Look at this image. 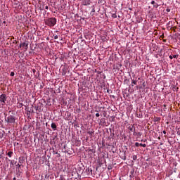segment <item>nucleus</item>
<instances>
[{
  "mask_svg": "<svg viewBox=\"0 0 180 180\" xmlns=\"http://www.w3.org/2000/svg\"><path fill=\"white\" fill-rule=\"evenodd\" d=\"M22 106H23V104L20 103V104H19V108H22Z\"/></svg>",
  "mask_w": 180,
  "mask_h": 180,
  "instance_id": "obj_21",
  "label": "nucleus"
},
{
  "mask_svg": "<svg viewBox=\"0 0 180 180\" xmlns=\"http://www.w3.org/2000/svg\"><path fill=\"white\" fill-rule=\"evenodd\" d=\"M163 134H167V131H163Z\"/></svg>",
  "mask_w": 180,
  "mask_h": 180,
  "instance_id": "obj_27",
  "label": "nucleus"
},
{
  "mask_svg": "<svg viewBox=\"0 0 180 180\" xmlns=\"http://www.w3.org/2000/svg\"><path fill=\"white\" fill-rule=\"evenodd\" d=\"M10 75L11 77H15V72H11Z\"/></svg>",
  "mask_w": 180,
  "mask_h": 180,
  "instance_id": "obj_15",
  "label": "nucleus"
},
{
  "mask_svg": "<svg viewBox=\"0 0 180 180\" xmlns=\"http://www.w3.org/2000/svg\"><path fill=\"white\" fill-rule=\"evenodd\" d=\"M54 39L55 40H57V39H58V35H54Z\"/></svg>",
  "mask_w": 180,
  "mask_h": 180,
  "instance_id": "obj_18",
  "label": "nucleus"
},
{
  "mask_svg": "<svg viewBox=\"0 0 180 180\" xmlns=\"http://www.w3.org/2000/svg\"><path fill=\"white\" fill-rule=\"evenodd\" d=\"M45 9L49 10V6H46Z\"/></svg>",
  "mask_w": 180,
  "mask_h": 180,
  "instance_id": "obj_23",
  "label": "nucleus"
},
{
  "mask_svg": "<svg viewBox=\"0 0 180 180\" xmlns=\"http://www.w3.org/2000/svg\"><path fill=\"white\" fill-rule=\"evenodd\" d=\"M169 58H170V60H172V58H174V57L172 56H169Z\"/></svg>",
  "mask_w": 180,
  "mask_h": 180,
  "instance_id": "obj_24",
  "label": "nucleus"
},
{
  "mask_svg": "<svg viewBox=\"0 0 180 180\" xmlns=\"http://www.w3.org/2000/svg\"><path fill=\"white\" fill-rule=\"evenodd\" d=\"M96 117H99V116H100L99 113H96Z\"/></svg>",
  "mask_w": 180,
  "mask_h": 180,
  "instance_id": "obj_22",
  "label": "nucleus"
},
{
  "mask_svg": "<svg viewBox=\"0 0 180 180\" xmlns=\"http://www.w3.org/2000/svg\"><path fill=\"white\" fill-rule=\"evenodd\" d=\"M112 18H114V19H116V18H117V15H116V13H113L112 15Z\"/></svg>",
  "mask_w": 180,
  "mask_h": 180,
  "instance_id": "obj_13",
  "label": "nucleus"
},
{
  "mask_svg": "<svg viewBox=\"0 0 180 180\" xmlns=\"http://www.w3.org/2000/svg\"><path fill=\"white\" fill-rule=\"evenodd\" d=\"M167 12H169V9H167Z\"/></svg>",
  "mask_w": 180,
  "mask_h": 180,
  "instance_id": "obj_31",
  "label": "nucleus"
},
{
  "mask_svg": "<svg viewBox=\"0 0 180 180\" xmlns=\"http://www.w3.org/2000/svg\"><path fill=\"white\" fill-rule=\"evenodd\" d=\"M94 133H95L94 131H88V134H89V136H92V134H94Z\"/></svg>",
  "mask_w": 180,
  "mask_h": 180,
  "instance_id": "obj_10",
  "label": "nucleus"
},
{
  "mask_svg": "<svg viewBox=\"0 0 180 180\" xmlns=\"http://www.w3.org/2000/svg\"><path fill=\"white\" fill-rule=\"evenodd\" d=\"M6 155H8V157H9L11 158L12 157V155H13V152L9 151L6 153Z\"/></svg>",
  "mask_w": 180,
  "mask_h": 180,
  "instance_id": "obj_8",
  "label": "nucleus"
},
{
  "mask_svg": "<svg viewBox=\"0 0 180 180\" xmlns=\"http://www.w3.org/2000/svg\"><path fill=\"white\" fill-rule=\"evenodd\" d=\"M19 163H20V164H23V160H22L20 159V158H19Z\"/></svg>",
  "mask_w": 180,
  "mask_h": 180,
  "instance_id": "obj_16",
  "label": "nucleus"
},
{
  "mask_svg": "<svg viewBox=\"0 0 180 180\" xmlns=\"http://www.w3.org/2000/svg\"><path fill=\"white\" fill-rule=\"evenodd\" d=\"M141 147H147V145H146V143H140Z\"/></svg>",
  "mask_w": 180,
  "mask_h": 180,
  "instance_id": "obj_14",
  "label": "nucleus"
},
{
  "mask_svg": "<svg viewBox=\"0 0 180 180\" xmlns=\"http://www.w3.org/2000/svg\"><path fill=\"white\" fill-rule=\"evenodd\" d=\"M5 122L8 124H12L16 122V117L13 115H9L8 117H5Z\"/></svg>",
  "mask_w": 180,
  "mask_h": 180,
  "instance_id": "obj_2",
  "label": "nucleus"
},
{
  "mask_svg": "<svg viewBox=\"0 0 180 180\" xmlns=\"http://www.w3.org/2000/svg\"><path fill=\"white\" fill-rule=\"evenodd\" d=\"M169 25H171V21H169V22L167 23V25L169 26Z\"/></svg>",
  "mask_w": 180,
  "mask_h": 180,
  "instance_id": "obj_28",
  "label": "nucleus"
},
{
  "mask_svg": "<svg viewBox=\"0 0 180 180\" xmlns=\"http://www.w3.org/2000/svg\"><path fill=\"white\" fill-rule=\"evenodd\" d=\"M51 129H53V130H57V125L56 124V123L53 122L51 124Z\"/></svg>",
  "mask_w": 180,
  "mask_h": 180,
  "instance_id": "obj_6",
  "label": "nucleus"
},
{
  "mask_svg": "<svg viewBox=\"0 0 180 180\" xmlns=\"http://www.w3.org/2000/svg\"><path fill=\"white\" fill-rule=\"evenodd\" d=\"M128 129L131 131H134L136 127H134V124H129L128 127Z\"/></svg>",
  "mask_w": 180,
  "mask_h": 180,
  "instance_id": "obj_5",
  "label": "nucleus"
},
{
  "mask_svg": "<svg viewBox=\"0 0 180 180\" xmlns=\"http://www.w3.org/2000/svg\"><path fill=\"white\" fill-rule=\"evenodd\" d=\"M91 12H95V8H93Z\"/></svg>",
  "mask_w": 180,
  "mask_h": 180,
  "instance_id": "obj_29",
  "label": "nucleus"
},
{
  "mask_svg": "<svg viewBox=\"0 0 180 180\" xmlns=\"http://www.w3.org/2000/svg\"><path fill=\"white\" fill-rule=\"evenodd\" d=\"M151 5H153V8H158V4L155 3V1H151Z\"/></svg>",
  "mask_w": 180,
  "mask_h": 180,
  "instance_id": "obj_7",
  "label": "nucleus"
},
{
  "mask_svg": "<svg viewBox=\"0 0 180 180\" xmlns=\"http://www.w3.org/2000/svg\"><path fill=\"white\" fill-rule=\"evenodd\" d=\"M6 99H8L6 94H3L0 95V103L1 106H5V105H6Z\"/></svg>",
  "mask_w": 180,
  "mask_h": 180,
  "instance_id": "obj_3",
  "label": "nucleus"
},
{
  "mask_svg": "<svg viewBox=\"0 0 180 180\" xmlns=\"http://www.w3.org/2000/svg\"><path fill=\"white\" fill-rule=\"evenodd\" d=\"M17 168L19 169V168H20V164H18L17 165Z\"/></svg>",
  "mask_w": 180,
  "mask_h": 180,
  "instance_id": "obj_20",
  "label": "nucleus"
},
{
  "mask_svg": "<svg viewBox=\"0 0 180 180\" xmlns=\"http://www.w3.org/2000/svg\"><path fill=\"white\" fill-rule=\"evenodd\" d=\"M160 120H161V118L158 117V118H157V121L158 122V121H160Z\"/></svg>",
  "mask_w": 180,
  "mask_h": 180,
  "instance_id": "obj_26",
  "label": "nucleus"
},
{
  "mask_svg": "<svg viewBox=\"0 0 180 180\" xmlns=\"http://www.w3.org/2000/svg\"><path fill=\"white\" fill-rule=\"evenodd\" d=\"M178 57V55H173V58H176Z\"/></svg>",
  "mask_w": 180,
  "mask_h": 180,
  "instance_id": "obj_19",
  "label": "nucleus"
},
{
  "mask_svg": "<svg viewBox=\"0 0 180 180\" xmlns=\"http://www.w3.org/2000/svg\"><path fill=\"white\" fill-rule=\"evenodd\" d=\"M45 25L49 26V27H53L57 24V19L56 18H49L44 20Z\"/></svg>",
  "mask_w": 180,
  "mask_h": 180,
  "instance_id": "obj_1",
  "label": "nucleus"
},
{
  "mask_svg": "<svg viewBox=\"0 0 180 180\" xmlns=\"http://www.w3.org/2000/svg\"><path fill=\"white\" fill-rule=\"evenodd\" d=\"M108 169H112V166H108Z\"/></svg>",
  "mask_w": 180,
  "mask_h": 180,
  "instance_id": "obj_25",
  "label": "nucleus"
},
{
  "mask_svg": "<svg viewBox=\"0 0 180 180\" xmlns=\"http://www.w3.org/2000/svg\"><path fill=\"white\" fill-rule=\"evenodd\" d=\"M132 158H133L134 161H136V160H137V155H133Z\"/></svg>",
  "mask_w": 180,
  "mask_h": 180,
  "instance_id": "obj_12",
  "label": "nucleus"
},
{
  "mask_svg": "<svg viewBox=\"0 0 180 180\" xmlns=\"http://www.w3.org/2000/svg\"><path fill=\"white\" fill-rule=\"evenodd\" d=\"M3 23L6 24V21H4Z\"/></svg>",
  "mask_w": 180,
  "mask_h": 180,
  "instance_id": "obj_32",
  "label": "nucleus"
},
{
  "mask_svg": "<svg viewBox=\"0 0 180 180\" xmlns=\"http://www.w3.org/2000/svg\"><path fill=\"white\" fill-rule=\"evenodd\" d=\"M140 146V143H139L138 142L135 143V146L136 147H139Z\"/></svg>",
  "mask_w": 180,
  "mask_h": 180,
  "instance_id": "obj_17",
  "label": "nucleus"
},
{
  "mask_svg": "<svg viewBox=\"0 0 180 180\" xmlns=\"http://www.w3.org/2000/svg\"><path fill=\"white\" fill-rule=\"evenodd\" d=\"M131 84H134V85H137V81L136 80H132Z\"/></svg>",
  "mask_w": 180,
  "mask_h": 180,
  "instance_id": "obj_11",
  "label": "nucleus"
},
{
  "mask_svg": "<svg viewBox=\"0 0 180 180\" xmlns=\"http://www.w3.org/2000/svg\"><path fill=\"white\" fill-rule=\"evenodd\" d=\"M33 72H36V70H33Z\"/></svg>",
  "mask_w": 180,
  "mask_h": 180,
  "instance_id": "obj_33",
  "label": "nucleus"
},
{
  "mask_svg": "<svg viewBox=\"0 0 180 180\" xmlns=\"http://www.w3.org/2000/svg\"><path fill=\"white\" fill-rule=\"evenodd\" d=\"M6 160H7L8 161H9L11 165H13V160H9L8 158H6Z\"/></svg>",
  "mask_w": 180,
  "mask_h": 180,
  "instance_id": "obj_9",
  "label": "nucleus"
},
{
  "mask_svg": "<svg viewBox=\"0 0 180 180\" xmlns=\"http://www.w3.org/2000/svg\"><path fill=\"white\" fill-rule=\"evenodd\" d=\"M22 47L25 49V51H27V49H29V41H25V42L20 44V48L22 49Z\"/></svg>",
  "mask_w": 180,
  "mask_h": 180,
  "instance_id": "obj_4",
  "label": "nucleus"
},
{
  "mask_svg": "<svg viewBox=\"0 0 180 180\" xmlns=\"http://www.w3.org/2000/svg\"><path fill=\"white\" fill-rule=\"evenodd\" d=\"M13 180H16V177H14V178L13 179Z\"/></svg>",
  "mask_w": 180,
  "mask_h": 180,
  "instance_id": "obj_30",
  "label": "nucleus"
}]
</instances>
